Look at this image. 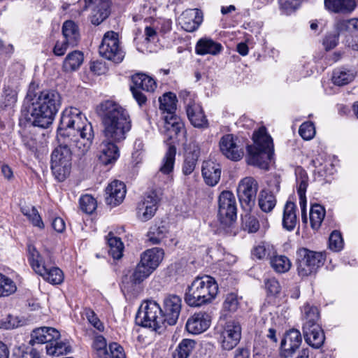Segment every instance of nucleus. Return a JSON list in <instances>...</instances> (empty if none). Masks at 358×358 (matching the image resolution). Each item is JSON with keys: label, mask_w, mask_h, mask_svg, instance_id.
<instances>
[{"label": "nucleus", "mask_w": 358, "mask_h": 358, "mask_svg": "<svg viewBox=\"0 0 358 358\" xmlns=\"http://www.w3.org/2000/svg\"><path fill=\"white\" fill-rule=\"evenodd\" d=\"M94 136L91 123L78 108L70 107L62 112L58 136L63 138L64 142L51 155V169L58 181H64L71 169L72 152L66 143L74 146L78 156H83L90 150Z\"/></svg>", "instance_id": "1"}, {"label": "nucleus", "mask_w": 358, "mask_h": 358, "mask_svg": "<svg viewBox=\"0 0 358 358\" xmlns=\"http://www.w3.org/2000/svg\"><path fill=\"white\" fill-rule=\"evenodd\" d=\"M106 139L101 144L99 159L105 165L114 163L119 157L115 143L123 141L131 130V121L128 111L118 103L107 100L98 106Z\"/></svg>", "instance_id": "2"}, {"label": "nucleus", "mask_w": 358, "mask_h": 358, "mask_svg": "<svg viewBox=\"0 0 358 358\" xmlns=\"http://www.w3.org/2000/svg\"><path fill=\"white\" fill-rule=\"evenodd\" d=\"M26 99L31 103L29 121L41 128H47L52 123L62 105V97L57 91L40 90L34 84L29 85Z\"/></svg>", "instance_id": "3"}, {"label": "nucleus", "mask_w": 358, "mask_h": 358, "mask_svg": "<svg viewBox=\"0 0 358 358\" xmlns=\"http://www.w3.org/2000/svg\"><path fill=\"white\" fill-rule=\"evenodd\" d=\"M253 141L254 145L247 147V163L266 169L274 152L273 139L262 127L254 132Z\"/></svg>", "instance_id": "4"}, {"label": "nucleus", "mask_w": 358, "mask_h": 358, "mask_svg": "<svg viewBox=\"0 0 358 358\" xmlns=\"http://www.w3.org/2000/svg\"><path fill=\"white\" fill-rule=\"evenodd\" d=\"M218 285L215 280L209 275L195 278L188 286L185 301L192 307H198L210 303L217 296Z\"/></svg>", "instance_id": "5"}, {"label": "nucleus", "mask_w": 358, "mask_h": 358, "mask_svg": "<svg viewBox=\"0 0 358 358\" xmlns=\"http://www.w3.org/2000/svg\"><path fill=\"white\" fill-rule=\"evenodd\" d=\"M136 320L138 324L155 331L166 323L162 308L152 300H147L141 303Z\"/></svg>", "instance_id": "6"}, {"label": "nucleus", "mask_w": 358, "mask_h": 358, "mask_svg": "<svg viewBox=\"0 0 358 358\" xmlns=\"http://www.w3.org/2000/svg\"><path fill=\"white\" fill-rule=\"evenodd\" d=\"M297 255V271L301 277L315 274L324 261V256L322 252L311 251L306 248L299 249Z\"/></svg>", "instance_id": "7"}, {"label": "nucleus", "mask_w": 358, "mask_h": 358, "mask_svg": "<svg viewBox=\"0 0 358 358\" xmlns=\"http://www.w3.org/2000/svg\"><path fill=\"white\" fill-rule=\"evenodd\" d=\"M217 340L223 350H231L235 348L241 337V327L240 323L234 320L227 321L224 324L217 327Z\"/></svg>", "instance_id": "8"}, {"label": "nucleus", "mask_w": 358, "mask_h": 358, "mask_svg": "<svg viewBox=\"0 0 358 358\" xmlns=\"http://www.w3.org/2000/svg\"><path fill=\"white\" fill-rule=\"evenodd\" d=\"M100 55L115 63L121 62L124 57V52L120 45L118 34L113 31L106 32L99 45Z\"/></svg>", "instance_id": "9"}, {"label": "nucleus", "mask_w": 358, "mask_h": 358, "mask_svg": "<svg viewBox=\"0 0 358 358\" xmlns=\"http://www.w3.org/2000/svg\"><path fill=\"white\" fill-rule=\"evenodd\" d=\"M236 200L230 191H223L218 197V219L221 224L229 226L236 219Z\"/></svg>", "instance_id": "10"}, {"label": "nucleus", "mask_w": 358, "mask_h": 358, "mask_svg": "<svg viewBox=\"0 0 358 358\" xmlns=\"http://www.w3.org/2000/svg\"><path fill=\"white\" fill-rule=\"evenodd\" d=\"M181 95L183 96L187 115L191 124L196 128H208V122L201 105L195 101L189 92H183Z\"/></svg>", "instance_id": "11"}, {"label": "nucleus", "mask_w": 358, "mask_h": 358, "mask_svg": "<svg viewBox=\"0 0 358 358\" xmlns=\"http://www.w3.org/2000/svg\"><path fill=\"white\" fill-rule=\"evenodd\" d=\"M259 185L252 177H245L240 180L237 194L243 208L250 210L255 203Z\"/></svg>", "instance_id": "12"}, {"label": "nucleus", "mask_w": 358, "mask_h": 358, "mask_svg": "<svg viewBox=\"0 0 358 358\" xmlns=\"http://www.w3.org/2000/svg\"><path fill=\"white\" fill-rule=\"evenodd\" d=\"M132 82L133 85L131 86V91L135 100L141 106L146 102L147 98L141 90L152 92L157 87V83L152 78L144 73L134 75Z\"/></svg>", "instance_id": "13"}, {"label": "nucleus", "mask_w": 358, "mask_h": 358, "mask_svg": "<svg viewBox=\"0 0 358 358\" xmlns=\"http://www.w3.org/2000/svg\"><path fill=\"white\" fill-rule=\"evenodd\" d=\"M160 200L159 191L152 190L148 192L138 203L136 208L138 218L143 222L150 220L155 215Z\"/></svg>", "instance_id": "14"}, {"label": "nucleus", "mask_w": 358, "mask_h": 358, "mask_svg": "<svg viewBox=\"0 0 358 358\" xmlns=\"http://www.w3.org/2000/svg\"><path fill=\"white\" fill-rule=\"evenodd\" d=\"M219 146L222 154L232 161H239L244 155L243 148L233 134L224 135L220 140Z\"/></svg>", "instance_id": "15"}, {"label": "nucleus", "mask_w": 358, "mask_h": 358, "mask_svg": "<svg viewBox=\"0 0 358 358\" xmlns=\"http://www.w3.org/2000/svg\"><path fill=\"white\" fill-rule=\"evenodd\" d=\"M182 309V299L176 294L166 296L163 301V315L169 325H174L177 322Z\"/></svg>", "instance_id": "16"}, {"label": "nucleus", "mask_w": 358, "mask_h": 358, "mask_svg": "<svg viewBox=\"0 0 358 358\" xmlns=\"http://www.w3.org/2000/svg\"><path fill=\"white\" fill-rule=\"evenodd\" d=\"M85 8L91 9L90 20L94 25H99L110 14V0H85Z\"/></svg>", "instance_id": "17"}, {"label": "nucleus", "mask_w": 358, "mask_h": 358, "mask_svg": "<svg viewBox=\"0 0 358 358\" xmlns=\"http://www.w3.org/2000/svg\"><path fill=\"white\" fill-rule=\"evenodd\" d=\"M211 324V316L205 311L194 313L187 320L185 328L192 334H200L206 331Z\"/></svg>", "instance_id": "18"}, {"label": "nucleus", "mask_w": 358, "mask_h": 358, "mask_svg": "<svg viewBox=\"0 0 358 358\" xmlns=\"http://www.w3.org/2000/svg\"><path fill=\"white\" fill-rule=\"evenodd\" d=\"M203 21V13L197 8L187 9L178 17V22L186 31L196 30Z\"/></svg>", "instance_id": "19"}, {"label": "nucleus", "mask_w": 358, "mask_h": 358, "mask_svg": "<svg viewBox=\"0 0 358 358\" xmlns=\"http://www.w3.org/2000/svg\"><path fill=\"white\" fill-rule=\"evenodd\" d=\"M162 132L169 140L176 138L180 134L185 132L184 124L176 114L164 115V126Z\"/></svg>", "instance_id": "20"}, {"label": "nucleus", "mask_w": 358, "mask_h": 358, "mask_svg": "<svg viewBox=\"0 0 358 358\" xmlns=\"http://www.w3.org/2000/svg\"><path fill=\"white\" fill-rule=\"evenodd\" d=\"M106 192L107 194L106 203L116 206L120 204L125 197L126 186L122 182L114 180L108 185Z\"/></svg>", "instance_id": "21"}, {"label": "nucleus", "mask_w": 358, "mask_h": 358, "mask_svg": "<svg viewBox=\"0 0 358 358\" xmlns=\"http://www.w3.org/2000/svg\"><path fill=\"white\" fill-rule=\"evenodd\" d=\"M221 172L219 164L210 160L203 162L201 173L206 185L212 187L216 185L220 180Z\"/></svg>", "instance_id": "22"}, {"label": "nucleus", "mask_w": 358, "mask_h": 358, "mask_svg": "<svg viewBox=\"0 0 358 358\" xmlns=\"http://www.w3.org/2000/svg\"><path fill=\"white\" fill-rule=\"evenodd\" d=\"M302 342L301 333L297 329L288 331L281 341V348L285 352V356H290L300 346Z\"/></svg>", "instance_id": "23"}, {"label": "nucleus", "mask_w": 358, "mask_h": 358, "mask_svg": "<svg viewBox=\"0 0 358 358\" xmlns=\"http://www.w3.org/2000/svg\"><path fill=\"white\" fill-rule=\"evenodd\" d=\"M306 342L313 348L318 349L324 344L325 336L320 325L303 327Z\"/></svg>", "instance_id": "24"}, {"label": "nucleus", "mask_w": 358, "mask_h": 358, "mask_svg": "<svg viewBox=\"0 0 358 358\" xmlns=\"http://www.w3.org/2000/svg\"><path fill=\"white\" fill-rule=\"evenodd\" d=\"M324 7L337 14H350L357 6L355 0H324Z\"/></svg>", "instance_id": "25"}, {"label": "nucleus", "mask_w": 358, "mask_h": 358, "mask_svg": "<svg viewBox=\"0 0 358 358\" xmlns=\"http://www.w3.org/2000/svg\"><path fill=\"white\" fill-rule=\"evenodd\" d=\"M60 338V333L52 327H41L34 329L31 333V342L34 343L49 344L53 340H58Z\"/></svg>", "instance_id": "26"}, {"label": "nucleus", "mask_w": 358, "mask_h": 358, "mask_svg": "<svg viewBox=\"0 0 358 358\" xmlns=\"http://www.w3.org/2000/svg\"><path fill=\"white\" fill-rule=\"evenodd\" d=\"M164 252L162 248H152L143 252L141 255V262L154 271L160 264Z\"/></svg>", "instance_id": "27"}, {"label": "nucleus", "mask_w": 358, "mask_h": 358, "mask_svg": "<svg viewBox=\"0 0 358 358\" xmlns=\"http://www.w3.org/2000/svg\"><path fill=\"white\" fill-rule=\"evenodd\" d=\"M28 261L34 271L39 275H41L48 267L45 264L43 257L36 250V247L29 245L28 248Z\"/></svg>", "instance_id": "28"}, {"label": "nucleus", "mask_w": 358, "mask_h": 358, "mask_svg": "<svg viewBox=\"0 0 358 358\" xmlns=\"http://www.w3.org/2000/svg\"><path fill=\"white\" fill-rule=\"evenodd\" d=\"M62 34L64 40L71 48L76 46L80 41V35L78 25L72 20H66L62 26Z\"/></svg>", "instance_id": "29"}, {"label": "nucleus", "mask_w": 358, "mask_h": 358, "mask_svg": "<svg viewBox=\"0 0 358 358\" xmlns=\"http://www.w3.org/2000/svg\"><path fill=\"white\" fill-rule=\"evenodd\" d=\"M222 46L220 43L215 42L210 38H201L196 45L195 51L198 55H203L210 54L213 55H217L221 52Z\"/></svg>", "instance_id": "30"}, {"label": "nucleus", "mask_w": 358, "mask_h": 358, "mask_svg": "<svg viewBox=\"0 0 358 358\" xmlns=\"http://www.w3.org/2000/svg\"><path fill=\"white\" fill-rule=\"evenodd\" d=\"M296 206L292 201H287L283 210L282 226L287 231H292L297 222Z\"/></svg>", "instance_id": "31"}, {"label": "nucleus", "mask_w": 358, "mask_h": 358, "mask_svg": "<svg viewBox=\"0 0 358 358\" xmlns=\"http://www.w3.org/2000/svg\"><path fill=\"white\" fill-rule=\"evenodd\" d=\"M169 234V225L162 222L159 224H155L150 227L147 236L152 244L160 243Z\"/></svg>", "instance_id": "32"}, {"label": "nucleus", "mask_w": 358, "mask_h": 358, "mask_svg": "<svg viewBox=\"0 0 358 358\" xmlns=\"http://www.w3.org/2000/svg\"><path fill=\"white\" fill-rule=\"evenodd\" d=\"M302 318L303 320V327L319 325L317 322L320 318L319 311L316 306L308 303L303 305L301 308Z\"/></svg>", "instance_id": "33"}, {"label": "nucleus", "mask_w": 358, "mask_h": 358, "mask_svg": "<svg viewBox=\"0 0 358 358\" xmlns=\"http://www.w3.org/2000/svg\"><path fill=\"white\" fill-rule=\"evenodd\" d=\"M277 203L275 196L270 191L262 189L258 196V206L264 213H271Z\"/></svg>", "instance_id": "34"}, {"label": "nucleus", "mask_w": 358, "mask_h": 358, "mask_svg": "<svg viewBox=\"0 0 358 358\" xmlns=\"http://www.w3.org/2000/svg\"><path fill=\"white\" fill-rule=\"evenodd\" d=\"M313 166L317 170L322 176L331 175L334 173V166L330 161L327 160L325 155L320 154L312 159Z\"/></svg>", "instance_id": "35"}, {"label": "nucleus", "mask_w": 358, "mask_h": 358, "mask_svg": "<svg viewBox=\"0 0 358 358\" xmlns=\"http://www.w3.org/2000/svg\"><path fill=\"white\" fill-rule=\"evenodd\" d=\"M159 109L164 115L175 114L176 109V96L172 92H166L159 97Z\"/></svg>", "instance_id": "36"}, {"label": "nucleus", "mask_w": 358, "mask_h": 358, "mask_svg": "<svg viewBox=\"0 0 358 358\" xmlns=\"http://www.w3.org/2000/svg\"><path fill=\"white\" fill-rule=\"evenodd\" d=\"M83 62V54L78 50H74L67 55L64 63L63 69L65 71H72L78 69Z\"/></svg>", "instance_id": "37"}, {"label": "nucleus", "mask_w": 358, "mask_h": 358, "mask_svg": "<svg viewBox=\"0 0 358 358\" xmlns=\"http://www.w3.org/2000/svg\"><path fill=\"white\" fill-rule=\"evenodd\" d=\"M355 78V74L350 70L340 68L334 71L332 74V82L338 86L348 85Z\"/></svg>", "instance_id": "38"}, {"label": "nucleus", "mask_w": 358, "mask_h": 358, "mask_svg": "<svg viewBox=\"0 0 358 358\" xmlns=\"http://www.w3.org/2000/svg\"><path fill=\"white\" fill-rule=\"evenodd\" d=\"M107 242L109 247L108 253L114 259H119L122 257L124 245L120 238L113 236L109 233L107 236Z\"/></svg>", "instance_id": "39"}, {"label": "nucleus", "mask_w": 358, "mask_h": 358, "mask_svg": "<svg viewBox=\"0 0 358 358\" xmlns=\"http://www.w3.org/2000/svg\"><path fill=\"white\" fill-rule=\"evenodd\" d=\"M47 354L51 356H60L71 352V346L69 343L53 340L46 345Z\"/></svg>", "instance_id": "40"}, {"label": "nucleus", "mask_w": 358, "mask_h": 358, "mask_svg": "<svg viewBox=\"0 0 358 358\" xmlns=\"http://www.w3.org/2000/svg\"><path fill=\"white\" fill-rule=\"evenodd\" d=\"M325 216L324 208L317 203L311 206L310 210V222L313 229H318Z\"/></svg>", "instance_id": "41"}, {"label": "nucleus", "mask_w": 358, "mask_h": 358, "mask_svg": "<svg viewBox=\"0 0 358 358\" xmlns=\"http://www.w3.org/2000/svg\"><path fill=\"white\" fill-rule=\"evenodd\" d=\"M270 264L273 270L279 273L287 272L292 266L288 257L285 255H278L276 253L271 257Z\"/></svg>", "instance_id": "42"}, {"label": "nucleus", "mask_w": 358, "mask_h": 358, "mask_svg": "<svg viewBox=\"0 0 358 358\" xmlns=\"http://www.w3.org/2000/svg\"><path fill=\"white\" fill-rule=\"evenodd\" d=\"M176 148L174 145H169L162 160V165L160 171L164 174H169L172 172L174 166Z\"/></svg>", "instance_id": "43"}, {"label": "nucleus", "mask_w": 358, "mask_h": 358, "mask_svg": "<svg viewBox=\"0 0 358 358\" xmlns=\"http://www.w3.org/2000/svg\"><path fill=\"white\" fill-rule=\"evenodd\" d=\"M153 271L146 266L143 262H140L136 265L131 275L130 280L132 284H140L146 279Z\"/></svg>", "instance_id": "44"}, {"label": "nucleus", "mask_w": 358, "mask_h": 358, "mask_svg": "<svg viewBox=\"0 0 358 358\" xmlns=\"http://www.w3.org/2000/svg\"><path fill=\"white\" fill-rule=\"evenodd\" d=\"M45 281L53 284L58 285L63 282L64 274L61 269L58 267L48 266L46 271L41 275Z\"/></svg>", "instance_id": "45"}, {"label": "nucleus", "mask_w": 358, "mask_h": 358, "mask_svg": "<svg viewBox=\"0 0 358 358\" xmlns=\"http://www.w3.org/2000/svg\"><path fill=\"white\" fill-rule=\"evenodd\" d=\"M195 341L192 339H183L178 344L174 353V358H187L194 348Z\"/></svg>", "instance_id": "46"}, {"label": "nucleus", "mask_w": 358, "mask_h": 358, "mask_svg": "<svg viewBox=\"0 0 358 358\" xmlns=\"http://www.w3.org/2000/svg\"><path fill=\"white\" fill-rule=\"evenodd\" d=\"M22 214L26 216L34 227L42 229L44 228V223L34 206H24L21 208Z\"/></svg>", "instance_id": "47"}, {"label": "nucleus", "mask_w": 358, "mask_h": 358, "mask_svg": "<svg viewBox=\"0 0 358 358\" xmlns=\"http://www.w3.org/2000/svg\"><path fill=\"white\" fill-rule=\"evenodd\" d=\"M275 253V248L272 245L268 243H262L254 248L252 254L259 259L268 258L271 260Z\"/></svg>", "instance_id": "48"}, {"label": "nucleus", "mask_w": 358, "mask_h": 358, "mask_svg": "<svg viewBox=\"0 0 358 358\" xmlns=\"http://www.w3.org/2000/svg\"><path fill=\"white\" fill-rule=\"evenodd\" d=\"M16 289L17 287L14 281L0 273V297L8 296L13 294Z\"/></svg>", "instance_id": "49"}, {"label": "nucleus", "mask_w": 358, "mask_h": 358, "mask_svg": "<svg viewBox=\"0 0 358 358\" xmlns=\"http://www.w3.org/2000/svg\"><path fill=\"white\" fill-rule=\"evenodd\" d=\"M92 348L98 358H107V346L106 341L103 336L99 335L94 337L92 343Z\"/></svg>", "instance_id": "50"}, {"label": "nucleus", "mask_w": 358, "mask_h": 358, "mask_svg": "<svg viewBox=\"0 0 358 358\" xmlns=\"http://www.w3.org/2000/svg\"><path fill=\"white\" fill-rule=\"evenodd\" d=\"M296 189L299 196L306 194L307 187L308 185V177L307 173L302 169L296 171Z\"/></svg>", "instance_id": "51"}, {"label": "nucleus", "mask_w": 358, "mask_h": 358, "mask_svg": "<svg viewBox=\"0 0 358 358\" xmlns=\"http://www.w3.org/2000/svg\"><path fill=\"white\" fill-rule=\"evenodd\" d=\"M80 209L87 214L92 213L97 207L96 201L89 194L84 195L80 199Z\"/></svg>", "instance_id": "52"}, {"label": "nucleus", "mask_w": 358, "mask_h": 358, "mask_svg": "<svg viewBox=\"0 0 358 358\" xmlns=\"http://www.w3.org/2000/svg\"><path fill=\"white\" fill-rule=\"evenodd\" d=\"M300 136L305 140L312 139L315 134V129L313 122H303L299 127V130Z\"/></svg>", "instance_id": "53"}, {"label": "nucleus", "mask_w": 358, "mask_h": 358, "mask_svg": "<svg viewBox=\"0 0 358 358\" xmlns=\"http://www.w3.org/2000/svg\"><path fill=\"white\" fill-rule=\"evenodd\" d=\"M329 248L334 251H339L343 247V241L339 231H334L329 240Z\"/></svg>", "instance_id": "54"}, {"label": "nucleus", "mask_w": 358, "mask_h": 358, "mask_svg": "<svg viewBox=\"0 0 358 358\" xmlns=\"http://www.w3.org/2000/svg\"><path fill=\"white\" fill-rule=\"evenodd\" d=\"M155 14V10L154 8H152L150 5H144L141 8L139 13L134 15L133 20L135 22L141 20L147 21L150 18H152Z\"/></svg>", "instance_id": "55"}, {"label": "nucleus", "mask_w": 358, "mask_h": 358, "mask_svg": "<svg viewBox=\"0 0 358 358\" xmlns=\"http://www.w3.org/2000/svg\"><path fill=\"white\" fill-rule=\"evenodd\" d=\"M107 358H126L123 348L117 343H111L108 345Z\"/></svg>", "instance_id": "56"}, {"label": "nucleus", "mask_w": 358, "mask_h": 358, "mask_svg": "<svg viewBox=\"0 0 358 358\" xmlns=\"http://www.w3.org/2000/svg\"><path fill=\"white\" fill-rule=\"evenodd\" d=\"M238 297L235 294L231 293L227 295L223 303V308L229 312H234L238 308Z\"/></svg>", "instance_id": "57"}, {"label": "nucleus", "mask_w": 358, "mask_h": 358, "mask_svg": "<svg viewBox=\"0 0 358 358\" xmlns=\"http://www.w3.org/2000/svg\"><path fill=\"white\" fill-rule=\"evenodd\" d=\"M301 2V0H279L280 8L286 14H289L297 9Z\"/></svg>", "instance_id": "58"}, {"label": "nucleus", "mask_w": 358, "mask_h": 358, "mask_svg": "<svg viewBox=\"0 0 358 358\" xmlns=\"http://www.w3.org/2000/svg\"><path fill=\"white\" fill-rule=\"evenodd\" d=\"M243 222L245 229L250 233L256 232L259 228V221L254 216L245 215Z\"/></svg>", "instance_id": "59"}, {"label": "nucleus", "mask_w": 358, "mask_h": 358, "mask_svg": "<svg viewBox=\"0 0 358 358\" xmlns=\"http://www.w3.org/2000/svg\"><path fill=\"white\" fill-rule=\"evenodd\" d=\"M336 33L340 34H350L349 19H338L334 23Z\"/></svg>", "instance_id": "60"}, {"label": "nucleus", "mask_w": 358, "mask_h": 358, "mask_svg": "<svg viewBox=\"0 0 358 358\" xmlns=\"http://www.w3.org/2000/svg\"><path fill=\"white\" fill-rule=\"evenodd\" d=\"M86 317L88 322L97 330L99 331H103L104 329V327L103 323L98 318L97 315L95 313L90 310H86L85 311Z\"/></svg>", "instance_id": "61"}, {"label": "nucleus", "mask_w": 358, "mask_h": 358, "mask_svg": "<svg viewBox=\"0 0 358 358\" xmlns=\"http://www.w3.org/2000/svg\"><path fill=\"white\" fill-rule=\"evenodd\" d=\"M16 355L17 358H40L38 352L31 347L19 348Z\"/></svg>", "instance_id": "62"}, {"label": "nucleus", "mask_w": 358, "mask_h": 358, "mask_svg": "<svg viewBox=\"0 0 358 358\" xmlns=\"http://www.w3.org/2000/svg\"><path fill=\"white\" fill-rule=\"evenodd\" d=\"M23 143L24 146L30 151L36 153L39 147V143L37 141L36 137L32 135H25L23 136Z\"/></svg>", "instance_id": "63"}, {"label": "nucleus", "mask_w": 358, "mask_h": 358, "mask_svg": "<svg viewBox=\"0 0 358 358\" xmlns=\"http://www.w3.org/2000/svg\"><path fill=\"white\" fill-rule=\"evenodd\" d=\"M267 292L273 296L278 294L281 290L279 282L275 278L268 279L265 282Z\"/></svg>", "instance_id": "64"}]
</instances>
